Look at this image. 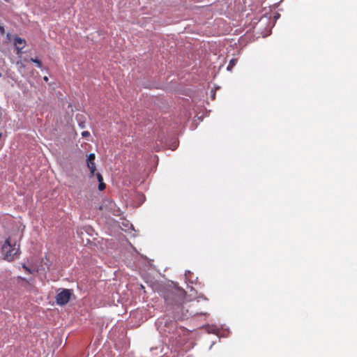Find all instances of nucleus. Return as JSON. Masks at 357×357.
Returning <instances> with one entry per match:
<instances>
[{"label":"nucleus","mask_w":357,"mask_h":357,"mask_svg":"<svg viewBox=\"0 0 357 357\" xmlns=\"http://www.w3.org/2000/svg\"><path fill=\"white\" fill-rule=\"evenodd\" d=\"M163 296L167 305H180L183 301L185 291L178 289H167Z\"/></svg>","instance_id":"f257e3e1"},{"label":"nucleus","mask_w":357,"mask_h":357,"mask_svg":"<svg viewBox=\"0 0 357 357\" xmlns=\"http://www.w3.org/2000/svg\"><path fill=\"white\" fill-rule=\"evenodd\" d=\"M2 253L5 259L8 261H12L15 256L19 253V245L16 246V243L11 245L10 239H7L2 246Z\"/></svg>","instance_id":"f03ea898"},{"label":"nucleus","mask_w":357,"mask_h":357,"mask_svg":"<svg viewBox=\"0 0 357 357\" xmlns=\"http://www.w3.org/2000/svg\"><path fill=\"white\" fill-rule=\"evenodd\" d=\"M198 304V301L190 303L182 302L181 305L183 317L188 318V317H192L204 314L202 312H199L197 310V307Z\"/></svg>","instance_id":"7ed1b4c3"},{"label":"nucleus","mask_w":357,"mask_h":357,"mask_svg":"<svg viewBox=\"0 0 357 357\" xmlns=\"http://www.w3.org/2000/svg\"><path fill=\"white\" fill-rule=\"evenodd\" d=\"M70 291L69 289H63L59 292L56 297V301L58 305H63L68 303L70 298Z\"/></svg>","instance_id":"20e7f679"},{"label":"nucleus","mask_w":357,"mask_h":357,"mask_svg":"<svg viewBox=\"0 0 357 357\" xmlns=\"http://www.w3.org/2000/svg\"><path fill=\"white\" fill-rule=\"evenodd\" d=\"M96 158V155L94 153H90L86 160L87 167L90 170L91 176H93L95 174V172L96 170V164L94 162Z\"/></svg>","instance_id":"39448f33"},{"label":"nucleus","mask_w":357,"mask_h":357,"mask_svg":"<svg viewBox=\"0 0 357 357\" xmlns=\"http://www.w3.org/2000/svg\"><path fill=\"white\" fill-rule=\"evenodd\" d=\"M26 43V40L23 38H21L18 36H16L14 40V45L17 51V54H20L22 50L25 47Z\"/></svg>","instance_id":"423d86ee"},{"label":"nucleus","mask_w":357,"mask_h":357,"mask_svg":"<svg viewBox=\"0 0 357 357\" xmlns=\"http://www.w3.org/2000/svg\"><path fill=\"white\" fill-rule=\"evenodd\" d=\"M237 63L236 59H231L227 67V70L231 71Z\"/></svg>","instance_id":"0eeeda50"},{"label":"nucleus","mask_w":357,"mask_h":357,"mask_svg":"<svg viewBox=\"0 0 357 357\" xmlns=\"http://www.w3.org/2000/svg\"><path fill=\"white\" fill-rule=\"evenodd\" d=\"M30 61L31 62H33L34 63H36V66L39 68H42L43 67V64H42V62L40 60L38 59H33V58H31L30 59Z\"/></svg>","instance_id":"6e6552de"},{"label":"nucleus","mask_w":357,"mask_h":357,"mask_svg":"<svg viewBox=\"0 0 357 357\" xmlns=\"http://www.w3.org/2000/svg\"><path fill=\"white\" fill-rule=\"evenodd\" d=\"M106 188V185L105 183L102 181V182H99V185H98V189L99 190L102 191L103 190H105Z\"/></svg>","instance_id":"1a4fd4ad"},{"label":"nucleus","mask_w":357,"mask_h":357,"mask_svg":"<svg viewBox=\"0 0 357 357\" xmlns=\"http://www.w3.org/2000/svg\"><path fill=\"white\" fill-rule=\"evenodd\" d=\"M96 176L98 182H102L103 181L102 176L100 173H96Z\"/></svg>","instance_id":"9d476101"},{"label":"nucleus","mask_w":357,"mask_h":357,"mask_svg":"<svg viewBox=\"0 0 357 357\" xmlns=\"http://www.w3.org/2000/svg\"><path fill=\"white\" fill-rule=\"evenodd\" d=\"M82 137H89L90 135V133L89 131H83L82 132Z\"/></svg>","instance_id":"9b49d317"},{"label":"nucleus","mask_w":357,"mask_h":357,"mask_svg":"<svg viewBox=\"0 0 357 357\" xmlns=\"http://www.w3.org/2000/svg\"><path fill=\"white\" fill-rule=\"evenodd\" d=\"M4 33H5V29H4L3 26L0 25V33L4 34Z\"/></svg>","instance_id":"f8f14e48"},{"label":"nucleus","mask_w":357,"mask_h":357,"mask_svg":"<svg viewBox=\"0 0 357 357\" xmlns=\"http://www.w3.org/2000/svg\"><path fill=\"white\" fill-rule=\"evenodd\" d=\"M23 268H24L26 271H27L28 272H29V273L31 272V271H30V269H29V268H27L25 265H24V266H23Z\"/></svg>","instance_id":"ddd939ff"},{"label":"nucleus","mask_w":357,"mask_h":357,"mask_svg":"<svg viewBox=\"0 0 357 357\" xmlns=\"http://www.w3.org/2000/svg\"><path fill=\"white\" fill-rule=\"evenodd\" d=\"M44 80L47 81V80H48L47 77H46V76H45V77H44Z\"/></svg>","instance_id":"4468645a"}]
</instances>
